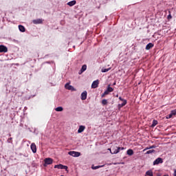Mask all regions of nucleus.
<instances>
[{"label": "nucleus", "mask_w": 176, "mask_h": 176, "mask_svg": "<svg viewBox=\"0 0 176 176\" xmlns=\"http://www.w3.org/2000/svg\"><path fill=\"white\" fill-rule=\"evenodd\" d=\"M0 53H8V47L3 45H0Z\"/></svg>", "instance_id": "6"}, {"label": "nucleus", "mask_w": 176, "mask_h": 176, "mask_svg": "<svg viewBox=\"0 0 176 176\" xmlns=\"http://www.w3.org/2000/svg\"><path fill=\"white\" fill-rule=\"evenodd\" d=\"M157 123H158L157 120H153V123L151 124V127H155V126L157 125Z\"/></svg>", "instance_id": "24"}, {"label": "nucleus", "mask_w": 176, "mask_h": 176, "mask_svg": "<svg viewBox=\"0 0 176 176\" xmlns=\"http://www.w3.org/2000/svg\"><path fill=\"white\" fill-rule=\"evenodd\" d=\"M68 155L73 156V157H79V156H80V153L78 151H69Z\"/></svg>", "instance_id": "4"}, {"label": "nucleus", "mask_w": 176, "mask_h": 176, "mask_svg": "<svg viewBox=\"0 0 176 176\" xmlns=\"http://www.w3.org/2000/svg\"><path fill=\"white\" fill-rule=\"evenodd\" d=\"M25 157H28V155H25Z\"/></svg>", "instance_id": "40"}, {"label": "nucleus", "mask_w": 176, "mask_h": 176, "mask_svg": "<svg viewBox=\"0 0 176 176\" xmlns=\"http://www.w3.org/2000/svg\"><path fill=\"white\" fill-rule=\"evenodd\" d=\"M176 115V111H172L170 114L166 115L165 116L166 119H171V118H174Z\"/></svg>", "instance_id": "7"}, {"label": "nucleus", "mask_w": 176, "mask_h": 176, "mask_svg": "<svg viewBox=\"0 0 176 176\" xmlns=\"http://www.w3.org/2000/svg\"><path fill=\"white\" fill-rule=\"evenodd\" d=\"M107 151H109V152L111 153V152H112V147H111L110 148H108Z\"/></svg>", "instance_id": "33"}, {"label": "nucleus", "mask_w": 176, "mask_h": 176, "mask_svg": "<svg viewBox=\"0 0 176 176\" xmlns=\"http://www.w3.org/2000/svg\"><path fill=\"white\" fill-rule=\"evenodd\" d=\"M54 168H58V170H65V171H67L68 173V166L63 165L61 164L55 165Z\"/></svg>", "instance_id": "3"}, {"label": "nucleus", "mask_w": 176, "mask_h": 176, "mask_svg": "<svg viewBox=\"0 0 176 176\" xmlns=\"http://www.w3.org/2000/svg\"><path fill=\"white\" fill-rule=\"evenodd\" d=\"M126 104H127V100H124V102H122V103H120L118 104V108L120 109V108L124 107V105H126Z\"/></svg>", "instance_id": "19"}, {"label": "nucleus", "mask_w": 176, "mask_h": 176, "mask_svg": "<svg viewBox=\"0 0 176 176\" xmlns=\"http://www.w3.org/2000/svg\"><path fill=\"white\" fill-rule=\"evenodd\" d=\"M113 85V86H115V85H116V82H114Z\"/></svg>", "instance_id": "37"}, {"label": "nucleus", "mask_w": 176, "mask_h": 176, "mask_svg": "<svg viewBox=\"0 0 176 176\" xmlns=\"http://www.w3.org/2000/svg\"><path fill=\"white\" fill-rule=\"evenodd\" d=\"M173 176H176V170H175L174 173H173Z\"/></svg>", "instance_id": "34"}, {"label": "nucleus", "mask_w": 176, "mask_h": 176, "mask_svg": "<svg viewBox=\"0 0 176 176\" xmlns=\"http://www.w3.org/2000/svg\"><path fill=\"white\" fill-rule=\"evenodd\" d=\"M99 83H100V82L98 81V80H96L94 81L91 84V88L92 89H97V87H98Z\"/></svg>", "instance_id": "8"}, {"label": "nucleus", "mask_w": 176, "mask_h": 176, "mask_svg": "<svg viewBox=\"0 0 176 176\" xmlns=\"http://www.w3.org/2000/svg\"><path fill=\"white\" fill-rule=\"evenodd\" d=\"M175 170H176V169Z\"/></svg>", "instance_id": "41"}, {"label": "nucleus", "mask_w": 176, "mask_h": 176, "mask_svg": "<svg viewBox=\"0 0 176 176\" xmlns=\"http://www.w3.org/2000/svg\"><path fill=\"white\" fill-rule=\"evenodd\" d=\"M85 129H86V126L83 125L80 126L78 129V134H80V133H83V131H85Z\"/></svg>", "instance_id": "11"}, {"label": "nucleus", "mask_w": 176, "mask_h": 176, "mask_svg": "<svg viewBox=\"0 0 176 176\" xmlns=\"http://www.w3.org/2000/svg\"><path fill=\"white\" fill-rule=\"evenodd\" d=\"M107 91L110 93H112V91H113V88L111 87V85H109L107 87Z\"/></svg>", "instance_id": "23"}, {"label": "nucleus", "mask_w": 176, "mask_h": 176, "mask_svg": "<svg viewBox=\"0 0 176 176\" xmlns=\"http://www.w3.org/2000/svg\"><path fill=\"white\" fill-rule=\"evenodd\" d=\"M87 98V91H85L81 94V100H85Z\"/></svg>", "instance_id": "10"}, {"label": "nucleus", "mask_w": 176, "mask_h": 176, "mask_svg": "<svg viewBox=\"0 0 176 176\" xmlns=\"http://www.w3.org/2000/svg\"><path fill=\"white\" fill-rule=\"evenodd\" d=\"M126 155L129 156H133V155H134V151H133L131 148L128 149L126 151Z\"/></svg>", "instance_id": "14"}, {"label": "nucleus", "mask_w": 176, "mask_h": 176, "mask_svg": "<svg viewBox=\"0 0 176 176\" xmlns=\"http://www.w3.org/2000/svg\"><path fill=\"white\" fill-rule=\"evenodd\" d=\"M170 17L171 18V15H168V18L170 19Z\"/></svg>", "instance_id": "36"}, {"label": "nucleus", "mask_w": 176, "mask_h": 176, "mask_svg": "<svg viewBox=\"0 0 176 176\" xmlns=\"http://www.w3.org/2000/svg\"><path fill=\"white\" fill-rule=\"evenodd\" d=\"M146 175H149V176H153V172L152 170H147L146 172Z\"/></svg>", "instance_id": "22"}, {"label": "nucleus", "mask_w": 176, "mask_h": 176, "mask_svg": "<svg viewBox=\"0 0 176 176\" xmlns=\"http://www.w3.org/2000/svg\"><path fill=\"white\" fill-rule=\"evenodd\" d=\"M110 69H111V68L102 69V72H108V71H109Z\"/></svg>", "instance_id": "28"}, {"label": "nucleus", "mask_w": 176, "mask_h": 176, "mask_svg": "<svg viewBox=\"0 0 176 176\" xmlns=\"http://www.w3.org/2000/svg\"><path fill=\"white\" fill-rule=\"evenodd\" d=\"M120 151H124V147H118Z\"/></svg>", "instance_id": "32"}, {"label": "nucleus", "mask_w": 176, "mask_h": 176, "mask_svg": "<svg viewBox=\"0 0 176 176\" xmlns=\"http://www.w3.org/2000/svg\"><path fill=\"white\" fill-rule=\"evenodd\" d=\"M67 5H68V6H74L76 5V1L73 0L72 1H69L67 3Z\"/></svg>", "instance_id": "18"}, {"label": "nucleus", "mask_w": 176, "mask_h": 176, "mask_svg": "<svg viewBox=\"0 0 176 176\" xmlns=\"http://www.w3.org/2000/svg\"><path fill=\"white\" fill-rule=\"evenodd\" d=\"M63 107H58L55 109V111H63Z\"/></svg>", "instance_id": "29"}, {"label": "nucleus", "mask_w": 176, "mask_h": 176, "mask_svg": "<svg viewBox=\"0 0 176 176\" xmlns=\"http://www.w3.org/2000/svg\"><path fill=\"white\" fill-rule=\"evenodd\" d=\"M30 148L33 153H36V145H35V143H32Z\"/></svg>", "instance_id": "9"}, {"label": "nucleus", "mask_w": 176, "mask_h": 176, "mask_svg": "<svg viewBox=\"0 0 176 176\" xmlns=\"http://www.w3.org/2000/svg\"><path fill=\"white\" fill-rule=\"evenodd\" d=\"M65 87L67 90H74V87L72 85H70L69 83L65 84Z\"/></svg>", "instance_id": "15"}, {"label": "nucleus", "mask_w": 176, "mask_h": 176, "mask_svg": "<svg viewBox=\"0 0 176 176\" xmlns=\"http://www.w3.org/2000/svg\"><path fill=\"white\" fill-rule=\"evenodd\" d=\"M163 176H170V175H163Z\"/></svg>", "instance_id": "39"}, {"label": "nucleus", "mask_w": 176, "mask_h": 176, "mask_svg": "<svg viewBox=\"0 0 176 176\" xmlns=\"http://www.w3.org/2000/svg\"><path fill=\"white\" fill-rule=\"evenodd\" d=\"M155 45L153 43H149L146 46V50H151V49H152V47H153Z\"/></svg>", "instance_id": "13"}, {"label": "nucleus", "mask_w": 176, "mask_h": 176, "mask_svg": "<svg viewBox=\"0 0 176 176\" xmlns=\"http://www.w3.org/2000/svg\"><path fill=\"white\" fill-rule=\"evenodd\" d=\"M19 30L21 32H25V28L22 25H19Z\"/></svg>", "instance_id": "17"}, {"label": "nucleus", "mask_w": 176, "mask_h": 176, "mask_svg": "<svg viewBox=\"0 0 176 176\" xmlns=\"http://www.w3.org/2000/svg\"><path fill=\"white\" fill-rule=\"evenodd\" d=\"M111 155H117V153H119V152H120V148H118V147L116 145H113L111 146Z\"/></svg>", "instance_id": "1"}, {"label": "nucleus", "mask_w": 176, "mask_h": 176, "mask_svg": "<svg viewBox=\"0 0 176 176\" xmlns=\"http://www.w3.org/2000/svg\"><path fill=\"white\" fill-rule=\"evenodd\" d=\"M104 165H99V166H95L94 165H92L91 168L92 170H97L98 168H101L102 167H104Z\"/></svg>", "instance_id": "20"}, {"label": "nucleus", "mask_w": 176, "mask_h": 176, "mask_svg": "<svg viewBox=\"0 0 176 176\" xmlns=\"http://www.w3.org/2000/svg\"><path fill=\"white\" fill-rule=\"evenodd\" d=\"M119 100H120V101H122V102L126 101V100L122 98V97H119Z\"/></svg>", "instance_id": "31"}, {"label": "nucleus", "mask_w": 176, "mask_h": 176, "mask_svg": "<svg viewBox=\"0 0 176 176\" xmlns=\"http://www.w3.org/2000/svg\"><path fill=\"white\" fill-rule=\"evenodd\" d=\"M155 152H156L155 150L152 149V150H148L146 152V155H150V153H155Z\"/></svg>", "instance_id": "25"}, {"label": "nucleus", "mask_w": 176, "mask_h": 176, "mask_svg": "<svg viewBox=\"0 0 176 176\" xmlns=\"http://www.w3.org/2000/svg\"><path fill=\"white\" fill-rule=\"evenodd\" d=\"M50 164H53V159L50 157L45 158L44 160V167H47Z\"/></svg>", "instance_id": "2"}, {"label": "nucleus", "mask_w": 176, "mask_h": 176, "mask_svg": "<svg viewBox=\"0 0 176 176\" xmlns=\"http://www.w3.org/2000/svg\"><path fill=\"white\" fill-rule=\"evenodd\" d=\"M12 140H13V138H8V140H7V142H8V144L12 143Z\"/></svg>", "instance_id": "30"}, {"label": "nucleus", "mask_w": 176, "mask_h": 176, "mask_svg": "<svg viewBox=\"0 0 176 176\" xmlns=\"http://www.w3.org/2000/svg\"><path fill=\"white\" fill-rule=\"evenodd\" d=\"M43 23V20H42L41 19L33 20L34 24H42Z\"/></svg>", "instance_id": "12"}, {"label": "nucleus", "mask_w": 176, "mask_h": 176, "mask_svg": "<svg viewBox=\"0 0 176 176\" xmlns=\"http://www.w3.org/2000/svg\"><path fill=\"white\" fill-rule=\"evenodd\" d=\"M86 69H87V65H82V68L80 69V72H79V74H80L85 72V71H86Z\"/></svg>", "instance_id": "16"}, {"label": "nucleus", "mask_w": 176, "mask_h": 176, "mask_svg": "<svg viewBox=\"0 0 176 176\" xmlns=\"http://www.w3.org/2000/svg\"><path fill=\"white\" fill-rule=\"evenodd\" d=\"M11 135H11L10 133L8 135L9 137H11Z\"/></svg>", "instance_id": "38"}, {"label": "nucleus", "mask_w": 176, "mask_h": 176, "mask_svg": "<svg viewBox=\"0 0 176 176\" xmlns=\"http://www.w3.org/2000/svg\"><path fill=\"white\" fill-rule=\"evenodd\" d=\"M109 91H108V89H107L106 91H104V92L102 94V97H105V96H108V94H109Z\"/></svg>", "instance_id": "26"}, {"label": "nucleus", "mask_w": 176, "mask_h": 176, "mask_svg": "<svg viewBox=\"0 0 176 176\" xmlns=\"http://www.w3.org/2000/svg\"><path fill=\"white\" fill-rule=\"evenodd\" d=\"M102 104H103V105H107V104H108V100H102Z\"/></svg>", "instance_id": "27"}, {"label": "nucleus", "mask_w": 176, "mask_h": 176, "mask_svg": "<svg viewBox=\"0 0 176 176\" xmlns=\"http://www.w3.org/2000/svg\"><path fill=\"white\" fill-rule=\"evenodd\" d=\"M157 176H162V175H160V173L157 174Z\"/></svg>", "instance_id": "35"}, {"label": "nucleus", "mask_w": 176, "mask_h": 176, "mask_svg": "<svg viewBox=\"0 0 176 176\" xmlns=\"http://www.w3.org/2000/svg\"><path fill=\"white\" fill-rule=\"evenodd\" d=\"M155 148H156V146H155V145L146 147V148H144L143 150V152H145V151H148V149H155Z\"/></svg>", "instance_id": "21"}, {"label": "nucleus", "mask_w": 176, "mask_h": 176, "mask_svg": "<svg viewBox=\"0 0 176 176\" xmlns=\"http://www.w3.org/2000/svg\"><path fill=\"white\" fill-rule=\"evenodd\" d=\"M162 163H163V159L162 157H158L153 162V166L162 164Z\"/></svg>", "instance_id": "5"}]
</instances>
